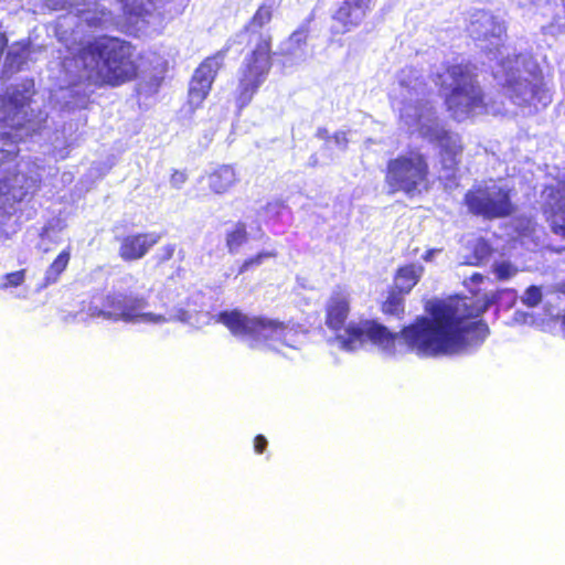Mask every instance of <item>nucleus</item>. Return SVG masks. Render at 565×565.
I'll return each mask as SVG.
<instances>
[{
    "instance_id": "4468645a",
    "label": "nucleus",
    "mask_w": 565,
    "mask_h": 565,
    "mask_svg": "<svg viewBox=\"0 0 565 565\" xmlns=\"http://www.w3.org/2000/svg\"><path fill=\"white\" fill-rule=\"evenodd\" d=\"M351 312V301L348 292L333 290L324 305V324L334 333L344 329Z\"/></svg>"
},
{
    "instance_id": "f8f14e48",
    "label": "nucleus",
    "mask_w": 565,
    "mask_h": 565,
    "mask_svg": "<svg viewBox=\"0 0 565 565\" xmlns=\"http://www.w3.org/2000/svg\"><path fill=\"white\" fill-rule=\"evenodd\" d=\"M466 31L476 42L493 44V41L501 40L505 28L491 11L476 9L470 13Z\"/></svg>"
},
{
    "instance_id": "f3484780",
    "label": "nucleus",
    "mask_w": 565,
    "mask_h": 565,
    "mask_svg": "<svg viewBox=\"0 0 565 565\" xmlns=\"http://www.w3.org/2000/svg\"><path fill=\"white\" fill-rule=\"evenodd\" d=\"M205 181L211 193L222 195L239 182V174L234 164H220L205 175Z\"/></svg>"
},
{
    "instance_id": "39448f33",
    "label": "nucleus",
    "mask_w": 565,
    "mask_h": 565,
    "mask_svg": "<svg viewBox=\"0 0 565 565\" xmlns=\"http://www.w3.org/2000/svg\"><path fill=\"white\" fill-rule=\"evenodd\" d=\"M430 167L426 154L412 149L386 162L384 182L390 194L398 192L414 198L428 189Z\"/></svg>"
},
{
    "instance_id": "c9c22d12",
    "label": "nucleus",
    "mask_w": 565,
    "mask_h": 565,
    "mask_svg": "<svg viewBox=\"0 0 565 565\" xmlns=\"http://www.w3.org/2000/svg\"><path fill=\"white\" fill-rule=\"evenodd\" d=\"M477 248H480L482 252L484 253H489L490 252V247L486 244V243H480Z\"/></svg>"
},
{
    "instance_id": "5701e85b",
    "label": "nucleus",
    "mask_w": 565,
    "mask_h": 565,
    "mask_svg": "<svg viewBox=\"0 0 565 565\" xmlns=\"http://www.w3.org/2000/svg\"><path fill=\"white\" fill-rule=\"evenodd\" d=\"M309 33L310 28L308 21L307 23L301 24L294 32H291V34L288 36V41L294 47H302L308 42Z\"/></svg>"
},
{
    "instance_id": "f257e3e1",
    "label": "nucleus",
    "mask_w": 565,
    "mask_h": 565,
    "mask_svg": "<svg viewBox=\"0 0 565 565\" xmlns=\"http://www.w3.org/2000/svg\"><path fill=\"white\" fill-rule=\"evenodd\" d=\"M490 305L491 300L484 298L436 300L425 307L428 316L416 317L398 333L375 320H363L345 326L344 333L338 334L337 339L347 350L370 341L393 354L399 339L409 352L420 358L454 354L466 348L470 333H476L481 340L488 335L487 323L473 319L482 316Z\"/></svg>"
},
{
    "instance_id": "cd10ccee",
    "label": "nucleus",
    "mask_w": 565,
    "mask_h": 565,
    "mask_svg": "<svg viewBox=\"0 0 565 565\" xmlns=\"http://www.w3.org/2000/svg\"><path fill=\"white\" fill-rule=\"evenodd\" d=\"M188 180V174L184 170H173L170 177V183L173 188L180 189Z\"/></svg>"
},
{
    "instance_id": "a878e982",
    "label": "nucleus",
    "mask_w": 565,
    "mask_h": 565,
    "mask_svg": "<svg viewBox=\"0 0 565 565\" xmlns=\"http://www.w3.org/2000/svg\"><path fill=\"white\" fill-rule=\"evenodd\" d=\"M175 253L174 244H166L161 247L160 252L153 256L156 265L161 266L171 260Z\"/></svg>"
},
{
    "instance_id": "c85d7f7f",
    "label": "nucleus",
    "mask_w": 565,
    "mask_h": 565,
    "mask_svg": "<svg viewBox=\"0 0 565 565\" xmlns=\"http://www.w3.org/2000/svg\"><path fill=\"white\" fill-rule=\"evenodd\" d=\"M286 207L287 205L282 200H275L267 202L264 209L267 213L278 216Z\"/></svg>"
},
{
    "instance_id": "412c9836",
    "label": "nucleus",
    "mask_w": 565,
    "mask_h": 565,
    "mask_svg": "<svg viewBox=\"0 0 565 565\" xmlns=\"http://www.w3.org/2000/svg\"><path fill=\"white\" fill-rule=\"evenodd\" d=\"M405 294L395 289H390L386 299L381 303V311L385 316L396 317L402 319L405 313Z\"/></svg>"
},
{
    "instance_id": "f704fd0d",
    "label": "nucleus",
    "mask_w": 565,
    "mask_h": 565,
    "mask_svg": "<svg viewBox=\"0 0 565 565\" xmlns=\"http://www.w3.org/2000/svg\"><path fill=\"white\" fill-rule=\"evenodd\" d=\"M471 280L475 282H481L483 280V276L481 274H473L471 276Z\"/></svg>"
},
{
    "instance_id": "2eb2a0df",
    "label": "nucleus",
    "mask_w": 565,
    "mask_h": 565,
    "mask_svg": "<svg viewBox=\"0 0 565 565\" xmlns=\"http://www.w3.org/2000/svg\"><path fill=\"white\" fill-rule=\"evenodd\" d=\"M372 8L359 0H342L331 15L340 33H348L362 25Z\"/></svg>"
},
{
    "instance_id": "7ed1b4c3",
    "label": "nucleus",
    "mask_w": 565,
    "mask_h": 565,
    "mask_svg": "<svg viewBox=\"0 0 565 565\" xmlns=\"http://www.w3.org/2000/svg\"><path fill=\"white\" fill-rule=\"evenodd\" d=\"M274 19V7L260 3L238 34L246 36V54L238 68L235 99L239 107L247 106L274 66L276 52L274 36L265 26Z\"/></svg>"
},
{
    "instance_id": "c756f323",
    "label": "nucleus",
    "mask_w": 565,
    "mask_h": 565,
    "mask_svg": "<svg viewBox=\"0 0 565 565\" xmlns=\"http://www.w3.org/2000/svg\"><path fill=\"white\" fill-rule=\"evenodd\" d=\"M268 441L264 435H256L254 438V450L257 454H263L267 448Z\"/></svg>"
},
{
    "instance_id": "2f4dec72",
    "label": "nucleus",
    "mask_w": 565,
    "mask_h": 565,
    "mask_svg": "<svg viewBox=\"0 0 565 565\" xmlns=\"http://www.w3.org/2000/svg\"><path fill=\"white\" fill-rule=\"evenodd\" d=\"M19 97L23 98V96L20 93L15 92L8 97V103L10 105H13L14 108L19 109L20 107H22L24 105L23 102L20 103Z\"/></svg>"
},
{
    "instance_id": "6e6552de",
    "label": "nucleus",
    "mask_w": 565,
    "mask_h": 565,
    "mask_svg": "<svg viewBox=\"0 0 565 565\" xmlns=\"http://www.w3.org/2000/svg\"><path fill=\"white\" fill-rule=\"evenodd\" d=\"M215 321L225 326L233 335H249L264 341L281 339L288 329L284 321L264 316L248 317L238 309L218 312Z\"/></svg>"
},
{
    "instance_id": "b1692460",
    "label": "nucleus",
    "mask_w": 565,
    "mask_h": 565,
    "mask_svg": "<svg viewBox=\"0 0 565 565\" xmlns=\"http://www.w3.org/2000/svg\"><path fill=\"white\" fill-rule=\"evenodd\" d=\"M542 301V291L537 286H530L525 289L522 302L529 308L536 307Z\"/></svg>"
},
{
    "instance_id": "bb28decb",
    "label": "nucleus",
    "mask_w": 565,
    "mask_h": 565,
    "mask_svg": "<svg viewBox=\"0 0 565 565\" xmlns=\"http://www.w3.org/2000/svg\"><path fill=\"white\" fill-rule=\"evenodd\" d=\"M25 279V269L15 270L12 273H8L4 276L6 286L9 287H18L23 284Z\"/></svg>"
},
{
    "instance_id": "473e14b6",
    "label": "nucleus",
    "mask_w": 565,
    "mask_h": 565,
    "mask_svg": "<svg viewBox=\"0 0 565 565\" xmlns=\"http://www.w3.org/2000/svg\"><path fill=\"white\" fill-rule=\"evenodd\" d=\"M317 136L319 138L327 139L329 137L328 136V129L327 128H319L318 131H317Z\"/></svg>"
},
{
    "instance_id": "dca6fc26",
    "label": "nucleus",
    "mask_w": 565,
    "mask_h": 565,
    "mask_svg": "<svg viewBox=\"0 0 565 565\" xmlns=\"http://www.w3.org/2000/svg\"><path fill=\"white\" fill-rule=\"evenodd\" d=\"M508 97L518 106L525 107L535 99H540L543 93L541 84L532 83L526 78L509 77L504 84Z\"/></svg>"
},
{
    "instance_id": "7c9ffc66",
    "label": "nucleus",
    "mask_w": 565,
    "mask_h": 565,
    "mask_svg": "<svg viewBox=\"0 0 565 565\" xmlns=\"http://www.w3.org/2000/svg\"><path fill=\"white\" fill-rule=\"evenodd\" d=\"M332 138L337 143L341 145L343 148H345L349 142L345 131H337L333 134Z\"/></svg>"
},
{
    "instance_id": "aec40b11",
    "label": "nucleus",
    "mask_w": 565,
    "mask_h": 565,
    "mask_svg": "<svg viewBox=\"0 0 565 565\" xmlns=\"http://www.w3.org/2000/svg\"><path fill=\"white\" fill-rule=\"evenodd\" d=\"M248 239L247 225L242 221L236 222L233 228L225 233V246L231 254L236 253Z\"/></svg>"
},
{
    "instance_id": "393cba45",
    "label": "nucleus",
    "mask_w": 565,
    "mask_h": 565,
    "mask_svg": "<svg viewBox=\"0 0 565 565\" xmlns=\"http://www.w3.org/2000/svg\"><path fill=\"white\" fill-rule=\"evenodd\" d=\"M493 271L499 280H507L514 276L518 269L509 262H501L494 266Z\"/></svg>"
},
{
    "instance_id": "ddd939ff",
    "label": "nucleus",
    "mask_w": 565,
    "mask_h": 565,
    "mask_svg": "<svg viewBox=\"0 0 565 565\" xmlns=\"http://www.w3.org/2000/svg\"><path fill=\"white\" fill-rule=\"evenodd\" d=\"M161 234L157 232H135L116 236L118 256L125 263L142 259L160 242Z\"/></svg>"
},
{
    "instance_id": "1a4fd4ad",
    "label": "nucleus",
    "mask_w": 565,
    "mask_h": 565,
    "mask_svg": "<svg viewBox=\"0 0 565 565\" xmlns=\"http://www.w3.org/2000/svg\"><path fill=\"white\" fill-rule=\"evenodd\" d=\"M234 43L235 40L228 39L221 50L206 56L194 70L188 92L191 105L200 106L209 96L220 70L224 66V60Z\"/></svg>"
},
{
    "instance_id": "423d86ee",
    "label": "nucleus",
    "mask_w": 565,
    "mask_h": 565,
    "mask_svg": "<svg viewBox=\"0 0 565 565\" xmlns=\"http://www.w3.org/2000/svg\"><path fill=\"white\" fill-rule=\"evenodd\" d=\"M141 297H132L126 294H107L105 296L94 295L83 309L92 318H103L110 321L131 322L141 318L148 322H163L166 318L160 315L141 313L146 306Z\"/></svg>"
},
{
    "instance_id": "20e7f679",
    "label": "nucleus",
    "mask_w": 565,
    "mask_h": 565,
    "mask_svg": "<svg viewBox=\"0 0 565 565\" xmlns=\"http://www.w3.org/2000/svg\"><path fill=\"white\" fill-rule=\"evenodd\" d=\"M437 77L440 79L439 87L449 89L444 102L455 119L471 117L477 110H487L486 95L470 63L448 64L444 74Z\"/></svg>"
},
{
    "instance_id": "0eeeda50",
    "label": "nucleus",
    "mask_w": 565,
    "mask_h": 565,
    "mask_svg": "<svg viewBox=\"0 0 565 565\" xmlns=\"http://www.w3.org/2000/svg\"><path fill=\"white\" fill-rule=\"evenodd\" d=\"M463 204L471 215L488 221L505 218L515 212L511 190L495 182L470 188L463 195Z\"/></svg>"
},
{
    "instance_id": "a211bd4d",
    "label": "nucleus",
    "mask_w": 565,
    "mask_h": 565,
    "mask_svg": "<svg viewBox=\"0 0 565 565\" xmlns=\"http://www.w3.org/2000/svg\"><path fill=\"white\" fill-rule=\"evenodd\" d=\"M423 271V266L415 264H407L398 267L394 275L393 289L408 295L420 280Z\"/></svg>"
},
{
    "instance_id": "9b49d317",
    "label": "nucleus",
    "mask_w": 565,
    "mask_h": 565,
    "mask_svg": "<svg viewBox=\"0 0 565 565\" xmlns=\"http://www.w3.org/2000/svg\"><path fill=\"white\" fill-rule=\"evenodd\" d=\"M542 211L555 235L565 238V178L555 184L545 185Z\"/></svg>"
},
{
    "instance_id": "4be33fe9",
    "label": "nucleus",
    "mask_w": 565,
    "mask_h": 565,
    "mask_svg": "<svg viewBox=\"0 0 565 565\" xmlns=\"http://www.w3.org/2000/svg\"><path fill=\"white\" fill-rule=\"evenodd\" d=\"M276 252L274 250H262L246 259L239 265L237 274L242 275L248 271L250 268L255 266H259L265 259L276 257Z\"/></svg>"
},
{
    "instance_id": "72a5a7b5",
    "label": "nucleus",
    "mask_w": 565,
    "mask_h": 565,
    "mask_svg": "<svg viewBox=\"0 0 565 565\" xmlns=\"http://www.w3.org/2000/svg\"><path fill=\"white\" fill-rule=\"evenodd\" d=\"M433 254H434L433 249L425 252V254L423 255V259L426 262H429L433 257Z\"/></svg>"
},
{
    "instance_id": "6ab92c4d",
    "label": "nucleus",
    "mask_w": 565,
    "mask_h": 565,
    "mask_svg": "<svg viewBox=\"0 0 565 565\" xmlns=\"http://www.w3.org/2000/svg\"><path fill=\"white\" fill-rule=\"evenodd\" d=\"M71 260V248L66 247L60 252V254L54 258V260L46 268L42 287H49L51 285L56 284L61 275L67 269Z\"/></svg>"
},
{
    "instance_id": "f03ea898",
    "label": "nucleus",
    "mask_w": 565,
    "mask_h": 565,
    "mask_svg": "<svg viewBox=\"0 0 565 565\" xmlns=\"http://www.w3.org/2000/svg\"><path fill=\"white\" fill-rule=\"evenodd\" d=\"M71 60L98 87H118L139 74L131 43L107 34L81 41Z\"/></svg>"
},
{
    "instance_id": "9d476101",
    "label": "nucleus",
    "mask_w": 565,
    "mask_h": 565,
    "mask_svg": "<svg viewBox=\"0 0 565 565\" xmlns=\"http://www.w3.org/2000/svg\"><path fill=\"white\" fill-rule=\"evenodd\" d=\"M419 131L424 139L438 147V161L441 169L449 173L458 171L465 150L460 135L438 124L423 125Z\"/></svg>"
}]
</instances>
